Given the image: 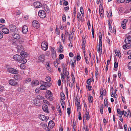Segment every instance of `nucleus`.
<instances>
[{
	"mask_svg": "<svg viewBox=\"0 0 131 131\" xmlns=\"http://www.w3.org/2000/svg\"><path fill=\"white\" fill-rule=\"evenodd\" d=\"M13 58L15 60L22 63L25 64L26 63L27 61L26 59L18 54H16L14 56Z\"/></svg>",
	"mask_w": 131,
	"mask_h": 131,
	"instance_id": "nucleus-1",
	"label": "nucleus"
},
{
	"mask_svg": "<svg viewBox=\"0 0 131 131\" xmlns=\"http://www.w3.org/2000/svg\"><path fill=\"white\" fill-rule=\"evenodd\" d=\"M131 34V31L127 33L126 35V38L125 40V42L126 44H128L129 45H130L131 43V36L130 34Z\"/></svg>",
	"mask_w": 131,
	"mask_h": 131,
	"instance_id": "nucleus-2",
	"label": "nucleus"
},
{
	"mask_svg": "<svg viewBox=\"0 0 131 131\" xmlns=\"http://www.w3.org/2000/svg\"><path fill=\"white\" fill-rule=\"evenodd\" d=\"M39 16L41 18H44L46 16V14L45 12L43 10H40L38 13Z\"/></svg>",
	"mask_w": 131,
	"mask_h": 131,
	"instance_id": "nucleus-3",
	"label": "nucleus"
},
{
	"mask_svg": "<svg viewBox=\"0 0 131 131\" xmlns=\"http://www.w3.org/2000/svg\"><path fill=\"white\" fill-rule=\"evenodd\" d=\"M41 47L42 49L44 51L47 50L48 48V44L46 41H44L42 42L41 44Z\"/></svg>",
	"mask_w": 131,
	"mask_h": 131,
	"instance_id": "nucleus-4",
	"label": "nucleus"
},
{
	"mask_svg": "<svg viewBox=\"0 0 131 131\" xmlns=\"http://www.w3.org/2000/svg\"><path fill=\"white\" fill-rule=\"evenodd\" d=\"M32 25L33 27L36 29H38L40 27V24L39 22L36 20L32 21Z\"/></svg>",
	"mask_w": 131,
	"mask_h": 131,
	"instance_id": "nucleus-5",
	"label": "nucleus"
},
{
	"mask_svg": "<svg viewBox=\"0 0 131 131\" xmlns=\"http://www.w3.org/2000/svg\"><path fill=\"white\" fill-rule=\"evenodd\" d=\"M10 30L13 32H16L18 31V29L16 26L13 25L11 24L9 25Z\"/></svg>",
	"mask_w": 131,
	"mask_h": 131,
	"instance_id": "nucleus-6",
	"label": "nucleus"
},
{
	"mask_svg": "<svg viewBox=\"0 0 131 131\" xmlns=\"http://www.w3.org/2000/svg\"><path fill=\"white\" fill-rule=\"evenodd\" d=\"M34 104L36 106H39L41 104L40 101L36 98L34 99L33 102Z\"/></svg>",
	"mask_w": 131,
	"mask_h": 131,
	"instance_id": "nucleus-7",
	"label": "nucleus"
},
{
	"mask_svg": "<svg viewBox=\"0 0 131 131\" xmlns=\"http://www.w3.org/2000/svg\"><path fill=\"white\" fill-rule=\"evenodd\" d=\"M75 104L77 105L78 111V110L81 109V106L80 102L78 101V98L77 97L75 98Z\"/></svg>",
	"mask_w": 131,
	"mask_h": 131,
	"instance_id": "nucleus-8",
	"label": "nucleus"
},
{
	"mask_svg": "<svg viewBox=\"0 0 131 131\" xmlns=\"http://www.w3.org/2000/svg\"><path fill=\"white\" fill-rule=\"evenodd\" d=\"M39 118L42 121H47V120L49 119V117L48 116H46L43 115H40L39 116Z\"/></svg>",
	"mask_w": 131,
	"mask_h": 131,
	"instance_id": "nucleus-9",
	"label": "nucleus"
},
{
	"mask_svg": "<svg viewBox=\"0 0 131 131\" xmlns=\"http://www.w3.org/2000/svg\"><path fill=\"white\" fill-rule=\"evenodd\" d=\"M45 56L44 55H40L38 58V61L39 62H43L45 60Z\"/></svg>",
	"mask_w": 131,
	"mask_h": 131,
	"instance_id": "nucleus-10",
	"label": "nucleus"
},
{
	"mask_svg": "<svg viewBox=\"0 0 131 131\" xmlns=\"http://www.w3.org/2000/svg\"><path fill=\"white\" fill-rule=\"evenodd\" d=\"M9 83L12 86L17 85V83L13 80L11 79L9 81Z\"/></svg>",
	"mask_w": 131,
	"mask_h": 131,
	"instance_id": "nucleus-11",
	"label": "nucleus"
},
{
	"mask_svg": "<svg viewBox=\"0 0 131 131\" xmlns=\"http://www.w3.org/2000/svg\"><path fill=\"white\" fill-rule=\"evenodd\" d=\"M8 71L12 73L16 74L17 73L18 71L15 69L10 68L8 70Z\"/></svg>",
	"mask_w": 131,
	"mask_h": 131,
	"instance_id": "nucleus-12",
	"label": "nucleus"
},
{
	"mask_svg": "<svg viewBox=\"0 0 131 131\" xmlns=\"http://www.w3.org/2000/svg\"><path fill=\"white\" fill-rule=\"evenodd\" d=\"M39 126L40 127H42L45 129L46 130H47L48 129H49L47 125L46 124L41 123L39 125Z\"/></svg>",
	"mask_w": 131,
	"mask_h": 131,
	"instance_id": "nucleus-13",
	"label": "nucleus"
},
{
	"mask_svg": "<svg viewBox=\"0 0 131 131\" xmlns=\"http://www.w3.org/2000/svg\"><path fill=\"white\" fill-rule=\"evenodd\" d=\"M42 108L44 111L46 113H48V107L47 105L46 104H43L42 105Z\"/></svg>",
	"mask_w": 131,
	"mask_h": 131,
	"instance_id": "nucleus-14",
	"label": "nucleus"
},
{
	"mask_svg": "<svg viewBox=\"0 0 131 131\" xmlns=\"http://www.w3.org/2000/svg\"><path fill=\"white\" fill-rule=\"evenodd\" d=\"M28 31V27L26 25L22 27V32L24 34H26Z\"/></svg>",
	"mask_w": 131,
	"mask_h": 131,
	"instance_id": "nucleus-15",
	"label": "nucleus"
},
{
	"mask_svg": "<svg viewBox=\"0 0 131 131\" xmlns=\"http://www.w3.org/2000/svg\"><path fill=\"white\" fill-rule=\"evenodd\" d=\"M35 7L37 8H39L41 7L42 5L40 2H35L34 3Z\"/></svg>",
	"mask_w": 131,
	"mask_h": 131,
	"instance_id": "nucleus-16",
	"label": "nucleus"
},
{
	"mask_svg": "<svg viewBox=\"0 0 131 131\" xmlns=\"http://www.w3.org/2000/svg\"><path fill=\"white\" fill-rule=\"evenodd\" d=\"M52 57L53 59L56 58V51L54 49H52L51 50Z\"/></svg>",
	"mask_w": 131,
	"mask_h": 131,
	"instance_id": "nucleus-17",
	"label": "nucleus"
},
{
	"mask_svg": "<svg viewBox=\"0 0 131 131\" xmlns=\"http://www.w3.org/2000/svg\"><path fill=\"white\" fill-rule=\"evenodd\" d=\"M54 125V122L52 121H49L48 124V127L50 129H52Z\"/></svg>",
	"mask_w": 131,
	"mask_h": 131,
	"instance_id": "nucleus-18",
	"label": "nucleus"
},
{
	"mask_svg": "<svg viewBox=\"0 0 131 131\" xmlns=\"http://www.w3.org/2000/svg\"><path fill=\"white\" fill-rule=\"evenodd\" d=\"M12 36L15 39H18L20 38V36L18 34L16 33H13L12 34Z\"/></svg>",
	"mask_w": 131,
	"mask_h": 131,
	"instance_id": "nucleus-19",
	"label": "nucleus"
},
{
	"mask_svg": "<svg viewBox=\"0 0 131 131\" xmlns=\"http://www.w3.org/2000/svg\"><path fill=\"white\" fill-rule=\"evenodd\" d=\"M2 31L3 33L5 34H7L9 32V30L6 28H3L2 30Z\"/></svg>",
	"mask_w": 131,
	"mask_h": 131,
	"instance_id": "nucleus-20",
	"label": "nucleus"
},
{
	"mask_svg": "<svg viewBox=\"0 0 131 131\" xmlns=\"http://www.w3.org/2000/svg\"><path fill=\"white\" fill-rule=\"evenodd\" d=\"M17 48L18 51L23 50L24 49L23 47L21 44L18 45Z\"/></svg>",
	"mask_w": 131,
	"mask_h": 131,
	"instance_id": "nucleus-21",
	"label": "nucleus"
},
{
	"mask_svg": "<svg viewBox=\"0 0 131 131\" xmlns=\"http://www.w3.org/2000/svg\"><path fill=\"white\" fill-rule=\"evenodd\" d=\"M21 55L23 57H25L27 55V53L24 51H22L20 53Z\"/></svg>",
	"mask_w": 131,
	"mask_h": 131,
	"instance_id": "nucleus-22",
	"label": "nucleus"
},
{
	"mask_svg": "<svg viewBox=\"0 0 131 131\" xmlns=\"http://www.w3.org/2000/svg\"><path fill=\"white\" fill-rule=\"evenodd\" d=\"M129 45L128 43L124 45L123 46V48L124 49H126L129 48L130 47V45Z\"/></svg>",
	"mask_w": 131,
	"mask_h": 131,
	"instance_id": "nucleus-23",
	"label": "nucleus"
},
{
	"mask_svg": "<svg viewBox=\"0 0 131 131\" xmlns=\"http://www.w3.org/2000/svg\"><path fill=\"white\" fill-rule=\"evenodd\" d=\"M19 40L18 41V43H19L20 44H22L24 42L23 39L21 37H20L19 39Z\"/></svg>",
	"mask_w": 131,
	"mask_h": 131,
	"instance_id": "nucleus-24",
	"label": "nucleus"
},
{
	"mask_svg": "<svg viewBox=\"0 0 131 131\" xmlns=\"http://www.w3.org/2000/svg\"><path fill=\"white\" fill-rule=\"evenodd\" d=\"M61 100H64L65 99V95L63 93H60Z\"/></svg>",
	"mask_w": 131,
	"mask_h": 131,
	"instance_id": "nucleus-25",
	"label": "nucleus"
},
{
	"mask_svg": "<svg viewBox=\"0 0 131 131\" xmlns=\"http://www.w3.org/2000/svg\"><path fill=\"white\" fill-rule=\"evenodd\" d=\"M33 85H37L39 84V82L37 80H35L32 82Z\"/></svg>",
	"mask_w": 131,
	"mask_h": 131,
	"instance_id": "nucleus-26",
	"label": "nucleus"
},
{
	"mask_svg": "<svg viewBox=\"0 0 131 131\" xmlns=\"http://www.w3.org/2000/svg\"><path fill=\"white\" fill-rule=\"evenodd\" d=\"M44 85L45 86V87L47 88V87H50L51 84H50L48 82H45L44 83Z\"/></svg>",
	"mask_w": 131,
	"mask_h": 131,
	"instance_id": "nucleus-27",
	"label": "nucleus"
},
{
	"mask_svg": "<svg viewBox=\"0 0 131 131\" xmlns=\"http://www.w3.org/2000/svg\"><path fill=\"white\" fill-rule=\"evenodd\" d=\"M46 81L48 83H49L51 80V78L49 76H47L45 78Z\"/></svg>",
	"mask_w": 131,
	"mask_h": 131,
	"instance_id": "nucleus-28",
	"label": "nucleus"
},
{
	"mask_svg": "<svg viewBox=\"0 0 131 131\" xmlns=\"http://www.w3.org/2000/svg\"><path fill=\"white\" fill-rule=\"evenodd\" d=\"M36 98L39 100H43L45 99L44 97L40 95H38L36 97Z\"/></svg>",
	"mask_w": 131,
	"mask_h": 131,
	"instance_id": "nucleus-29",
	"label": "nucleus"
},
{
	"mask_svg": "<svg viewBox=\"0 0 131 131\" xmlns=\"http://www.w3.org/2000/svg\"><path fill=\"white\" fill-rule=\"evenodd\" d=\"M40 90H46L47 89V88L44 85H41L40 87Z\"/></svg>",
	"mask_w": 131,
	"mask_h": 131,
	"instance_id": "nucleus-30",
	"label": "nucleus"
},
{
	"mask_svg": "<svg viewBox=\"0 0 131 131\" xmlns=\"http://www.w3.org/2000/svg\"><path fill=\"white\" fill-rule=\"evenodd\" d=\"M63 51L62 46L61 45H60L59 47V51L60 53H62Z\"/></svg>",
	"mask_w": 131,
	"mask_h": 131,
	"instance_id": "nucleus-31",
	"label": "nucleus"
},
{
	"mask_svg": "<svg viewBox=\"0 0 131 131\" xmlns=\"http://www.w3.org/2000/svg\"><path fill=\"white\" fill-rule=\"evenodd\" d=\"M89 100L90 103H92L93 102V97L91 96H89L88 98Z\"/></svg>",
	"mask_w": 131,
	"mask_h": 131,
	"instance_id": "nucleus-32",
	"label": "nucleus"
},
{
	"mask_svg": "<svg viewBox=\"0 0 131 131\" xmlns=\"http://www.w3.org/2000/svg\"><path fill=\"white\" fill-rule=\"evenodd\" d=\"M106 95V90L104 89L102 92V93L101 94V96H102V97H103V95Z\"/></svg>",
	"mask_w": 131,
	"mask_h": 131,
	"instance_id": "nucleus-33",
	"label": "nucleus"
},
{
	"mask_svg": "<svg viewBox=\"0 0 131 131\" xmlns=\"http://www.w3.org/2000/svg\"><path fill=\"white\" fill-rule=\"evenodd\" d=\"M46 97H48V99L51 101L53 99V97L52 95L49 96H47V95Z\"/></svg>",
	"mask_w": 131,
	"mask_h": 131,
	"instance_id": "nucleus-34",
	"label": "nucleus"
},
{
	"mask_svg": "<svg viewBox=\"0 0 131 131\" xmlns=\"http://www.w3.org/2000/svg\"><path fill=\"white\" fill-rule=\"evenodd\" d=\"M100 111L101 114H102L103 113V105H101L100 106Z\"/></svg>",
	"mask_w": 131,
	"mask_h": 131,
	"instance_id": "nucleus-35",
	"label": "nucleus"
},
{
	"mask_svg": "<svg viewBox=\"0 0 131 131\" xmlns=\"http://www.w3.org/2000/svg\"><path fill=\"white\" fill-rule=\"evenodd\" d=\"M77 18L78 20L79 19L80 20L81 19V15L80 13H78L77 14Z\"/></svg>",
	"mask_w": 131,
	"mask_h": 131,
	"instance_id": "nucleus-36",
	"label": "nucleus"
},
{
	"mask_svg": "<svg viewBox=\"0 0 131 131\" xmlns=\"http://www.w3.org/2000/svg\"><path fill=\"white\" fill-rule=\"evenodd\" d=\"M48 94L47 96H51L52 93L49 90H47L46 92Z\"/></svg>",
	"mask_w": 131,
	"mask_h": 131,
	"instance_id": "nucleus-37",
	"label": "nucleus"
},
{
	"mask_svg": "<svg viewBox=\"0 0 131 131\" xmlns=\"http://www.w3.org/2000/svg\"><path fill=\"white\" fill-rule=\"evenodd\" d=\"M87 120H88L90 118V115L89 112H88L87 114H86L85 116Z\"/></svg>",
	"mask_w": 131,
	"mask_h": 131,
	"instance_id": "nucleus-38",
	"label": "nucleus"
},
{
	"mask_svg": "<svg viewBox=\"0 0 131 131\" xmlns=\"http://www.w3.org/2000/svg\"><path fill=\"white\" fill-rule=\"evenodd\" d=\"M101 50V47H100V46H99L98 48H97V52L101 54L102 51V50Z\"/></svg>",
	"mask_w": 131,
	"mask_h": 131,
	"instance_id": "nucleus-39",
	"label": "nucleus"
},
{
	"mask_svg": "<svg viewBox=\"0 0 131 131\" xmlns=\"http://www.w3.org/2000/svg\"><path fill=\"white\" fill-rule=\"evenodd\" d=\"M4 90L3 86L0 85V92H3Z\"/></svg>",
	"mask_w": 131,
	"mask_h": 131,
	"instance_id": "nucleus-40",
	"label": "nucleus"
},
{
	"mask_svg": "<svg viewBox=\"0 0 131 131\" xmlns=\"http://www.w3.org/2000/svg\"><path fill=\"white\" fill-rule=\"evenodd\" d=\"M99 13L101 17V18H102L104 16V11H102L101 12H100Z\"/></svg>",
	"mask_w": 131,
	"mask_h": 131,
	"instance_id": "nucleus-41",
	"label": "nucleus"
},
{
	"mask_svg": "<svg viewBox=\"0 0 131 131\" xmlns=\"http://www.w3.org/2000/svg\"><path fill=\"white\" fill-rule=\"evenodd\" d=\"M20 68L23 69L25 68V66L24 64L22 63V64H21L20 66Z\"/></svg>",
	"mask_w": 131,
	"mask_h": 131,
	"instance_id": "nucleus-42",
	"label": "nucleus"
},
{
	"mask_svg": "<svg viewBox=\"0 0 131 131\" xmlns=\"http://www.w3.org/2000/svg\"><path fill=\"white\" fill-rule=\"evenodd\" d=\"M64 58V55L62 54H61L59 55V58L60 59H62Z\"/></svg>",
	"mask_w": 131,
	"mask_h": 131,
	"instance_id": "nucleus-43",
	"label": "nucleus"
},
{
	"mask_svg": "<svg viewBox=\"0 0 131 131\" xmlns=\"http://www.w3.org/2000/svg\"><path fill=\"white\" fill-rule=\"evenodd\" d=\"M14 79L16 80H18L19 78V76L18 75H14Z\"/></svg>",
	"mask_w": 131,
	"mask_h": 131,
	"instance_id": "nucleus-44",
	"label": "nucleus"
},
{
	"mask_svg": "<svg viewBox=\"0 0 131 131\" xmlns=\"http://www.w3.org/2000/svg\"><path fill=\"white\" fill-rule=\"evenodd\" d=\"M88 28L89 30H90L91 27V24L90 23V21L88 20Z\"/></svg>",
	"mask_w": 131,
	"mask_h": 131,
	"instance_id": "nucleus-45",
	"label": "nucleus"
},
{
	"mask_svg": "<svg viewBox=\"0 0 131 131\" xmlns=\"http://www.w3.org/2000/svg\"><path fill=\"white\" fill-rule=\"evenodd\" d=\"M69 72L68 71H67L66 72V73L64 74L65 76H66V77H70L69 75Z\"/></svg>",
	"mask_w": 131,
	"mask_h": 131,
	"instance_id": "nucleus-46",
	"label": "nucleus"
},
{
	"mask_svg": "<svg viewBox=\"0 0 131 131\" xmlns=\"http://www.w3.org/2000/svg\"><path fill=\"white\" fill-rule=\"evenodd\" d=\"M31 81V79L30 78L27 79L25 80V83H27L28 82H30Z\"/></svg>",
	"mask_w": 131,
	"mask_h": 131,
	"instance_id": "nucleus-47",
	"label": "nucleus"
},
{
	"mask_svg": "<svg viewBox=\"0 0 131 131\" xmlns=\"http://www.w3.org/2000/svg\"><path fill=\"white\" fill-rule=\"evenodd\" d=\"M118 67V63L117 62H115L114 63V68H116Z\"/></svg>",
	"mask_w": 131,
	"mask_h": 131,
	"instance_id": "nucleus-48",
	"label": "nucleus"
},
{
	"mask_svg": "<svg viewBox=\"0 0 131 131\" xmlns=\"http://www.w3.org/2000/svg\"><path fill=\"white\" fill-rule=\"evenodd\" d=\"M125 0H117V2L118 3H124Z\"/></svg>",
	"mask_w": 131,
	"mask_h": 131,
	"instance_id": "nucleus-49",
	"label": "nucleus"
},
{
	"mask_svg": "<svg viewBox=\"0 0 131 131\" xmlns=\"http://www.w3.org/2000/svg\"><path fill=\"white\" fill-rule=\"evenodd\" d=\"M108 25H109V30H112V26H111V24H110V23L109 21H108Z\"/></svg>",
	"mask_w": 131,
	"mask_h": 131,
	"instance_id": "nucleus-50",
	"label": "nucleus"
},
{
	"mask_svg": "<svg viewBox=\"0 0 131 131\" xmlns=\"http://www.w3.org/2000/svg\"><path fill=\"white\" fill-rule=\"evenodd\" d=\"M115 52L117 56H118L119 57H121V54L120 52L117 51V52Z\"/></svg>",
	"mask_w": 131,
	"mask_h": 131,
	"instance_id": "nucleus-51",
	"label": "nucleus"
},
{
	"mask_svg": "<svg viewBox=\"0 0 131 131\" xmlns=\"http://www.w3.org/2000/svg\"><path fill=\"white\" fill-rule=\"evenodd\" d=\"M79 115L78 116L79 119V120H81L82 119V118L81 117V114L80 112L79 113Z\"/></svg>",
	"mask_w": 131,
	"mask_h": 131,
	"instance_id": "nucleus-52",
	"label": "nucleus"
},
{
	"mask_svg": "<svg viewBox=\"0 0 131 131\" xmlns=\"http://www.w3.org/2000/svg\"><path fill=\"white\" fill-rule=\"evenodd\" d=\"M66 16L65 15H64L62 17V20L63 21H66Z\"/></svg>",
	"mask_w": 131,
	"mask_h": 131,
	"instance_id": "nucleus-53",
	"label": "nucleus"
},
{
	"mask_svg": "<svg viewBox=\"0 0 131 131\" xmlns=\"http://www.w3.org/2000/svg\"><path fill=\"white\" fill-rule=\"evenodd\" d=\"M67 111L68 115H70V108L68 107L67 108Z\"/></svg>",
	"mask_w": 131,
	"mask_h": 131,
	"instance_id": "nucleus-54",
	"label": "nucleus"
},
{
	"mask_svg": "<svg viewBox=\"0 0 131 131\" xmlns=\"http://www.w3.org/2000/svg\"><path fill=\"white\" fill-rule=\"evenodd\" d=\"M128 68L131 70V62H129L128 64Z\"/></svg>",
	"mask_w": 131,
	"mask_h": 131,
	"instance_id": "nucleus-55",
	"label": "nucleus"
},
{
	"mask_svg": "<svg viewBox=\"0 0 131 131\" xmlns=\"http://www.w3.org/2000/svg\"><path fill=\"white\" fill-rule=\"evenodd\" d=\"M77 61L81 59L80 56L79 54L78 53H77Z\"/></svg>",
	"mask_w": 131,
	"mask_h": 131,
	"instance_id": "nucleus-56",
	"label": "nucleus"
},
{
	"mask_svg": "<svg viewBox=\"0 0 131 131\" xmlns=\"http://www.w3.org/2000/svg\"><path fill=\"white\" fill-rule=\"evenodd\" d=\"M91 81L90 79H88L87 81V83L88 85H90L91 83Z\"/></svg>",
	"mask_w": 131,
	"mask_h": 131,
	"instance_id": "nucleus-57",
	"label": "nucleus"
},
{
	"mask_svg": "<svg viewBox=\"0 0 131 131\" xmlns=\"http://www.w3.org/2000/svg\"><path fill=\"white\" fill-rule=\"evenodd\" d=\"M86 43V42L85 38H83L82 41V44H83V45H85Z\"/></svg>",
	"mask_w": 131,
	"mask_h": 131,
	"instance_id": "nucleus-58",
	"label": "nucleus"
},
{
	"mask_svg": "<svg viewBox=\"0 0 131 131\" xmlns=\"http://www.w3.org/2000/svg\"><path fill=\"white\" fill-rule=\"evenodd\" d=\"M76 10L75 8H74V9L73 15L74 17L76 16Z\"/></svg>",
	"mask_w": 131,
	"mask_h": 131,
	"instance_id": "nucleus-59",
	"label": "nucleus"
},
{
	"mask_svg": "<svg viewBox=\"0 0 131 131\" xmlns=\"http://www.w3.org/2000/svg\"><path fill=\"white\" fill-rule=\"evenodd\" d=\"M70 77H68L67 78V84L68 85L69 83L70 82Z\"/></svg>",
	"mask_w": 131,
	"mask_h": 131,
	"instance_id": "nucleus-60",
	"label": "nucleus"
},
{
	"mask_svg": "<svg viewBox=\"0 0 131 131\" xmlns=\"http://www.w3.org/2000/svg\"><path fill=\"white\" fill-rule=\"evenodd\" d=\"M43 102L47 104L48 105H49V103L46 100H43Z\"/></svg>",
	"mask_w": 131,
	"mask_h": 131,
	"instance_id": "nucleus-61",
	"label": "nucleus"
},
{
	"mask_svg": "<svg viewBox=\"0 0 131 131\" xmlns=\"http://www.w3.org/2000/svg\"><path fill=\"white\" fill-rule=\"evenodd\" d=\"M121 26L122 28L125 29L126 28V24H122Z\"/></svg>",
	"mask_w": 131,
	"mask_h": 131,
	"instance_id": "nucleus-62",
	"label": "nucleus"
},
{
	"mask_svg": "<svg viewBox=\"0 0 131 131\" xmlns=\"http://www.w3.org/2000/svg\"><path fill=\"white\" fill-rule=\"evenodd\" d=\"M68 4V3L67 1H65L63 3V5H64L65 6L67 5Z\"/></svg>",
	"mask_w": 131,
	"mask_h": 131,
	"instance_id": "nucleus-63",
	"label": "nucleus"
},
{
	"mask_svg": "<svg viewBox=\"0 0 131 131\" xmlns=\"http://www.w3.org/2000/svg\"><path fill=\"white\" fill-rule=\"evenodd\" d=\"M4 99L0 95V101L3 102L4 101Z\"/></svg>",
	"mask_w": 131,
	"mask_h": 131,
	"instance_id": "nucleus-64",
	"label": "nucleus"
}]
</instances>
